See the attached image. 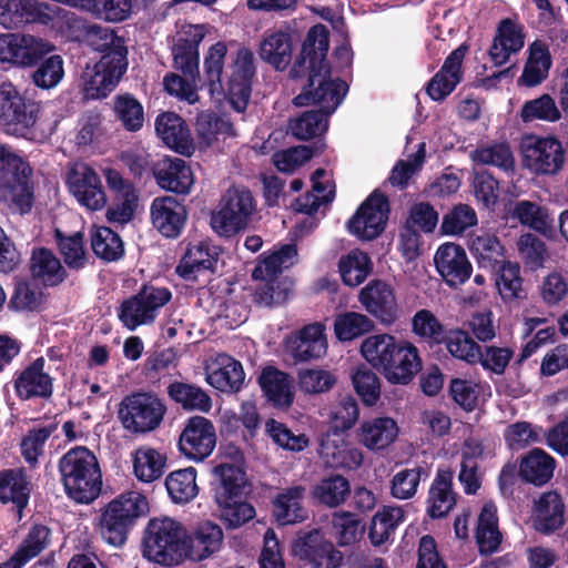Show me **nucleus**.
I'll return each instance as SVG.
<instances>
[{
    "instance_id": "f257e3e1",
    "label": "nucleus",
    "mask_w": 568,
    "mask_h": 568,
    "mask_svg": "<svg viewBox=\"0 0 568 568\" xmlns=\"http://www.w3.org/2000/svg\"><path fill=\"white\" fill-rule=\"evenodd\" d=\"M328 44L326 27H312L306 34L301 55L292 69L294 77H307L302 92L294 98V104L320 106L318 112L307 111L291 121L290 130L300 140L324 133L328 128V116L335 112L347 92V84L344 81L331 77L325 61Z\"/></svg>"
},
{
    "instance_id": "f03ea898",
    "label": "nucleus",
    "mask_w": 568,
    "mask_h": 568,
    "mask_svg": "<svg viewBox=\"0 0 568 568\" xmlns=\"http://www.w3.org/2000/svg\"><path fill=\"white\" fill-rule=\"evenodd\" d=\"M297 261V250L294 244H284L273 251L264 253L253 271V278L260 281L254 300L263 306L283 304L290 296L292 283L287 277L281 276Z\"/></svg>"
},
{
    "instance_id": "7ed1b4c3",
    "label": "nucleus",
    "mask_w": 568,
    "mask_h": 568,
    "mask_svg": "<svg viewBox=\"0 0 568 568\" xmlns=\"http://www.w3.org/2000/svg\"><path fill=\"white\" fill-rule=\"evenodd\" d=\"M59 468L67 495L77 503L89 504L100 495L101 468L95 455L87 447H75L65 453Z\"/></svg>"
},
{
    "instance_id": "20e7f679",
    "label": "nucleus",
    "mask_w": 568,
    "mask_h": 568,
    "mask_svg": "<svg viewBox=\"0 0 568 568\" xmlns=\"http://www.w3.org/2000/svg\"><path fill=\"white\" fill-rule=\"evenodd\" d=\"M187 529L180 521L161 517L146 526L142 555L163 567H176L186 561Z\"/></svg>"
},
{
    "instance_id": "39448f33",
    "label": "nucleus",
    "mask_w": 568,
    "mask_h": 568,
    "mask_svg": "<svg viewBox=\"0 0 568 568\" xmlns=\"http://www.w3.org/2000/svg\"><path fill=\"white\" fill-rule=\"evenodd\" d=\"M30 175L29 164L0 144V199L16 204L21 212L28 211L32 202Z\"/></svg>"
},
{
    "instance_id": "423d86ee",
    "label": "nucleus",
    "mask_w": 568,
    "mask_h": 568,
    "mask_svg": "<svg viewBox=\"0 0 568 568\" xmlns=\"http://www.w3.org/2000/svg\"><path fill=\"white\" fill-rule=\"evenodd\" d=\"M146 510V498L138 491H129L112 500L101 517L103 539L113 546L122 545L129 526Z\"/></svg>"
},
{
    "instance_id": "0eeeda50",
    "label": "nucleus",
    "mask_w": 568,
    "mask_h": 568,
    "mask_svg": "<svg viewBox=\"0 0 568 568\" xmlns=\"http://www.w3.org/2000/svg\"><path fill=\"white\" fill-rule=\"evenodd\" d=\"M68 192L80 207L88 212H99L108 204V194L101 175L84 162L70 163L64 173Z\"/></svg>"
},
{
    "instance_id": "6e6552de",
    "label": "nucleus",
    "mask_w": 568,
    "mask_h": 568,
    "mask_svg": "<svg viewBox=\"0 0 568 568\" xmlns=\"http://www.w3.org/2000/svg\"><path fill=\"white\" fill-rule=\"evenodd\" d=\"M254 210L255 202L247 189H229L211 215V227L219 235H233L247 226Z\"/></svg>"
},
{
    "instance_id": "1a4fd4ad",
    "label": "nucleus",
    "mask_w": 568,
    "mask_h": 568,
    "mask_svg": "<svg viewBox=\"0 0 568 568\" xmlns=\"http://www.w3.org/2000/svg\"><path fill=\"white\" fill-rule=\"evenodd\" d=\"M171 297L172 294L166 287L145 286L121 303L118 317L125 328L135 331L140 326L152 324Z\"/></svg>"
},
{
    "instance_id": "9d476101",
    "label": "nucleus",
    "mask_w": 568,
    "mask_h": 568,
    "mask_svg": "<svg viewBox=\"0 0 568 568\" xmlns=\"http://www.w3.org/2000/svg\"><path fill=\"white\" fill-rule=\"evenodd\" d=\"M164 413L165 407L158 397L135 393L121 400L118 416L128 432L146 433L160 425Z\"/></svg>"
},
{
    "instance_id": "9b49d317",
    "label": "nucleus",
    "mask_w": 568,
    "mask_h": 568,
    "mask_svg": "<svg viewBox=\"0 0 568 568\" xmlns=\"http://www.w3.org/2000/svg\"><path fill=\"white\" fill-rule=\"evenodd\" d=\"M126 58L121 50L104 54L82 74V90L87 99L105 98L114 90L126 70Z\"/></svg>"
},
{
    "instance_id": "f8f14e48",
    "label": "nucleus",
    "mask_w": 568,
    "mask_h": 568,
    "mask_svg": "<svg viewBox=\"0 0 568 568\" xmlns=\"http://www.w3.org/2000/svg\"><path fill=\"white\" fill-rule=\"evenodd\" d=\"M523 164L536 175H555L565 163V150L554 136H526L521 142Z\"/></svg>"
},
{
    "instance_id": "ddd939ff",
    "label": "nucleus",
    "mask_w": 568,
    "mask_h": 568,
    "mask_svg": "<svg viewBox=\"0 0 568 568\" xmlns=\"http://www.w3.org/2000/svg\"><path fill=\"white\" fill-rule=\"evenodd\" d=\"M53 49L54 47L49 41L30 33L0 34V62L14 67H33Z\"/></svg>"
},
{
    "instance_id": "4468645a",
    "label": "nucleus",
    "mask_w": 568,
    "mask_h": 568,
    "mask_svg": "<svg viewBox=\"0 0 568 568\" xmlns=\"http://www.w3.org/2000/svg\"><path fill=\"white\" fill-rule=\"evenodd\" d=\"M388 212L387 199L374 191L347 222V230L361 240L376 239L386 226Z\"/></svg>"
},
{
    "instance_id": "2eb2a0df",
    "label": "nucleus",
    "mask_w": 568,
    "mask_h": 568,
    "mask_svg": "<svg viewBox=\"0 0 568 568\" xmlns=\"http://www.w3.org/2000/svg\"><path fill=\"white\" fill-rule=\"evenodd\" d=\"M294 554L313 568H338L343 555L336 550L318 529H313L301 536L294 544Z\"/></svg>"
},
{
    "instance_id": "dca6fc26",
    "label": "nucleus",
    "mask_w": 568,
    "mask_h": 568,
    "mask_svg": "<svg viewBox=\"0 0 568 568\" xmlns=\"http://www.w3.org/2000/svg\"><path fill=\"white\" fill-rule=\"evenodd\" d=\"M215 445V428L207 418L193 416L187 419L179 442L183 455L190 459L201 462L211 455Z\"/></svg>"
},
{
    "instance_id": "f3484780",
    "label": "nucleus",
    "mask_w": 568,
    "mask_h": 568,
    "mask_svg": "<svg viewBox=\"0 0 568 568\" xmlns=\"http://www.w3.org/2000/svg\"><path fill=\"white\" fill-rule=\"evenodd\" d=\"M34 124L31 113L27 112L23 99L16 88L0 79V129L13 135H24Z\"/></svg>"
},
{
    "instance_id": "a211bd4d",
    "label": "nucleus",
    "mask_w": 568,
    "mask_h": 568,
    "mask_svg": "<svg viewBox=\"0 0 568 568\" xmlns=\"http://www.w3.org/2000/svg\"><path fill=\"white\" fill-rule=\"evenodd\" d=\"M434 263L438 274L450 287L463 285L471 275L473 266L466 251L453 242L439 245Z\"/></svg>"
},
{
    "instance_id": "6ab92c4d",
    "label": "nucleus",
    "mask_w": 568,
    "mask_h": 568,
    "mask_svg": "<svg viewBox=\"0 0 568 568\" xmlns=\"http://www.w3.org/2000/svg\"><path fill=\"white\" fill-rule=\"evenodd\" d=\"M220 255L221 247L211 241L192 242L176 266V273L186 281H195L200 275L216 271Z\"/></svg>"
},
{
    "instance_id": "aec40b11",
    "label": "nucleus",
    "mask_w": 568,
    "mask_h": 568,
    "mask_svg": "<svg viewBox=\"0 0 568 568\" xmlns=\"http://www.w3.org/2000/svg\"><path fill=\"white\" fill-rule=\"evenodd\" d=\"M328 343L322 323L305 325L286 338L285 351L297 362L320 359L327 353Z\"/></svg>"
},
{
    "instance_id": "412c9836",
    "label": "nucleus",
    "mask_w": 568,
    "mask_h": 568,
    "mask_svg": "<svg viewBox=\"0 0 568 568\" xmlns=\"http://www.w3.org/2000/svg\"><path fill=\"white\" fill-rule=\"evenodd\" d=\"M320 457L332 468L356 469L364 459L362 450L346 440L342 432L328 430L321 442Z\"/></svg>"
},
{
    "instance_id": "4be33fe9",
    "label": "nucleus",
    "mask_w": 568,
    "mask_h": 568,
    "mask_svg": "<svg viewBox=\"0 0 568 568\" xmlns=\"http://www.w3.org/2000/svg\"><path fill=\"white\" fill-rule=\"evenodd\" d=\"M232 75L229 81L226 97L232 108L243 112L251 95V79L254 74L253 53L246 48H241L232 65Z\"/></svg>"
},
{
    "instance_id": "5701e85b",
    "label": "nucleus",
    "mask_w": 568,
    "mask_h": 568,
    "mask_svg": "<svg viewBox=\"0 0 568 568\" xmlns=\"http://www.w3.org/2000/svg\"><path fill=\"white\" fill-rule=\"evenodd\" d=\"M153 226L165 237H178L184 229L187 212L185 206L173 196L155 197L151 204Z\"/></svg>"
},
{
    "instance_id": "b1692460",
    "label": "nucleus",
    "mask_w": 568,
    "mask_h": 568,
    "mask_svg": "<svg viewBox=\"0 0 568 568\" xmlns=\"http://www.w3.org/2000/svg\"><path fill=\"white\" fill-rule=\"evenodd\" d=\"M44 358L40 357L16 373L13 387L20 399L28 400L36 397L47 398L51 396L52 378L44 371Z\"/></svg>"
},
{
    "instance_id": "393cba45",
    "label": "nucleus",
    "mask_w": 568,
    "mask_h": 568,
    "mask_svg": "<svg viewBox=\"0 0 568 568\" xmlns=\"http://www.w3.org/2000/svg\"><path fill=\"white\" fill-rule=\"evenodd\" d=\"M205 379L221 392H237L245 378L240 362L226 354H217L206 361Z\"/></svg>"
},
{
    "instance_id": "a878e982",
    "label": "nucleus",
    "mask_w": 568,
    "mask_h": 568,
    "mask_svg": "<svg viewBox=\"0 0 568 568\" xmlns=\"http://www.w3.org/2000/svg\"><path fill=\"white\" fill-rule=\"evenodd\" d=\"M155 132L170 149L182 155L193 154L195 146L184 120L174 112H163L155 119Z\"/></svg>"
},
{
    "instance_id": "bb28decb",
    "label": "nucleus",
    "mask_w": 568,
    "mask_h": 568,
    "mask_svg": "<svg viewBox=\"0 0 568 568\" xmlns=\"http://www.w3.org/2000/svg\"><path fill=\"white\" fill-rule=\"evenodd\" d=\"M158 185L178 194H189L194 184V175L186 162L179 158H163L153 166Z\"/></svg>"
},
{
    "instance_id": "cd10ccee",
    "label": "nucleus",
    "mask_w": 568,
    "mask_h": 568,
    "mask_svg": "<svg viewBox=\"0 0 568 568\" xmlns=\"http://www.w3.org/2000/svg\"><path fill=\"white\" fill-rule=\"evenodd\" d=\"M465 54L466 48L459 47L446 58L439 71L428 82L427 93L432 100L443 101L462 81Z\"/></svg>"
},
{
    "instance_id": "c85d7f7f",
    "label": "nucleus",
    "mask_w": 568,
    "mask_h": 568,
    "mask_svg": "<svg viewBox=\"0 0 568 568\" xmlns=\"http://www.w3.org/2000/svg\"><path fill=\"white\" fill-rule=\"evenodd\" d=\"M213 499H224L230 496H243L246 477L242 467V456L235 452L230 462H221L213 468Z\"/></svg>"
},
{
    "instance_id": "c756f323",
    "label": "nucleus",
    "mask_w": 568,
    "mask_h": 568,
    "mask_svg": "<svg viewBox=\"0 0 568 568\" xmlns=\"http://www.w3.org/2000/svg\"><path fill=\"white\" fill-rule=\"evenodd\" d=\"M399 432V426L394 418L378 416L361 424L358 440L368 450L382 452L396 442Z\"/></svg>"
},
{
    "instance_id": "7c9ffc66",
    "label": "nucleus",
    "mask_w": 568,
    "mask_h": 568,
    "mask_svg": "<svg viewBox=\"0 0 568 568\" xmlns=\"http://www.w3.org/2000/svg\"><path fill=\"white\" fill-rule=\"evenodd\" d=\"M422 367L418 349L409 342H399V346L392 355L389 363L382 373L392 384H407Z\"/></svg>"
},
{
    "instance_id": "2f4dec72",
    "label": "nucleus",
    "mask_w": 568,
    "mask_h": 568,
    "mask_svg": "<svg viewBox=\"0 0 568 568\" xmlns=\"http://www.w3.org/2000/svg\"><path fill=\"white\" fill-rule=\"evenodd\" d=\"M293 37L288 27L265 32L260 45L261 58L277 70H284L291 62Z\"/></svg>"
},
{
    "instance_id": "473e14b6",
    "label": "nucleus",
    "mask_w": 568,
    "mask_h": 568,
    "mask_svg": "<svg viewBox=\"0 0 568 568\" xmlns=\"http://www.w3.org/2000/svg\"><path fill=\"white\" fill-rule=\"evenodd\" d=\"M223 540L221 527L211 521L197 526L191 535L187 532L186 560L202 561L216 552Z\"/></svg>"
},
{
    "instance_id": "72a5a7b5",
    "label": "nucleus",
    "mask_w": 568,
    "mask_h": 568,
    "mask_svg": "<svg viewBox=\"0 0 568 568\" xmlns=\"http://www.w3.org/2000/svg\"><path fill=\"white\" fill-rule=\"evenodd\" d=\"M565 503L554 490L546 491L535 501L534 526L536 530L549 534L559 529L565 523Z\"/></svg>"
},
{
    "instance_id": "f704fd0d",
    "label": "nucleus",
    "mask_w": 568,
    "mask_h": 568,
    "mask_svg": "<svg viewBox=\"0 0 568 568\" xmlns=\"http://www.w3.org/2000/svg\"><path fill=\"white\" fill-rule=\"evenodd\" d=\"M510 217L546 237H551L555 233L554 219L549 209L535 202L527 200L516 202L510 210Z\"/></svg>"
},
{
    "instance_id": "c9c22d12",
    "label": "nucleus",
    "mask_w": 568,
    "mask_h": 568,
    "mask_svg": "<svg viewBox=\"0 0 568 568\" xmlns=\"http://www.w3.org/2000/svg\"><path fill=\"white\" fill-rule=\"evenodd\" d=\"M524 47L521 28L506 19L499 23L497 34L489 49V57L495 65L505 64L513 53Z\"/></svg>"
},
{
    "instance_id": "e433bc0d",
    "label": "nucleus",
    "mask_w": 568,
    "mask_h": 568,
    "mask_svg": "<svg viewBox=\"0 0 568 568\" xmlns=\"http://www.w3.org/2000/svg\"><path fill=\"white\" fill-rule=\"evenodd\" d=\"M406 511L403 506H384L373 516L368 538L374 546L389 541L399 525L404 523Z\"/></svg>"
},
{
    "instance_id": "4c0bfd02",
    "label": "nucleus",
    "mask_w": 568,
    "mask_h": 568,
    "mask_svg": "<svg viewBox=\"0 0 568 568\" xmlns=\"http://www.w3.org/2000/svg\"><path fill=\"white\" fill-rule=\"evenodd\" d=\"M359 301L367 312L388 321L396 306L390 286L382 281H374L361 291Z\"/></svg>"
},
{
    "instance_id": "58836bf2",
    "label": "nucleus",
    "mask_w": 568,
    "mask_h": 568,
    "mask_svg": "<svg viewBox=\"0 0 568 568\" xmlns=\"http://www.w3.org/2000/svg\"><path fill=\"white\" fill-rule=\"evenodd\" d=\"M260 385L270 402L277 407H290L294 400L292 379L288 374L266 367L260 376Z\"/></svg>"
},
{
    "instance_id": "ea45409f",
    "label": "nucleus",
    "mask_w": 568,
    "mask_h": 568,
    "mask_svg": "<svg viewBox=\"0 0 568 568\" xmlns=\"http://www.w3.org/2000/svg\"><path fill=\"white\" fill-rule=\"evenodd\" d=\"M312 192L298 197L293 203L296 212L311 215L316 212L321 205L329 203L334 199V185L324 169H317L311 178Z\"/></svg>"
},
{
    "instance_id": "a19ab883",
    "label": "nucleus",
    "mask_w": 568,
    "mask_h": 568,
    "mask_svg": "<svg viewBox=\"0 0 568 568\" xmlns=\"http://www.w3.org/2000/svg\"><path fill=\"white\" fill-rule=\"evenodd\" d=\"M303 487H292L280 493L273 501V516L281 525H292L303 521L307 517L302 506Z\"/></svg>"
},
{
    "instance_id": "79ce46f5",
    "label": "nucleus",
    "mask_w": 568,
    "mask_h": 568,
    "mask_svg": "<svg viewBox=\"0 0 568 568\" xmlns=\"http://www.w3.org/2000/svg\"><path fill=\"white\" fill-rule=\"evenodd\" d=\"M50 542V530L45 526H33L16 552L4 562V568H23L41 554Z\"/></svg>"
},
{
    "instance_id": "37998d69",
    "label": "nucleus",
    "mask_w": 568,
    "mask_h": 568,
    "mask_svg": "<svg viewBox=\"0 0 568 568\" xmlns=\"http://www.w3.org/2000/svg\"><path fill=\"white\" fill-rule=\"evenodd\" d=\"M555 466V459L550 455L535 448L521 459L519 474L524 480L541 486L551 479Z\"/></svg>"
},
{
    "instance_id": "c03bdc74",
    "label": "nucleus",
    "mask_w": 568,
    "mask_h": 568,
    "mask_svg": "<svg viewBox=\"0 0 568 568\" xmlns=\"http://www.w3.org/2000/svg\"><path fill=\"white\" fill-rule=\"evenodd\" d=\"M453 474L449 470H439L430 486L428 494V514L432 518L447 515L455 505V495L452 491Z\"/></svg>"
},
{
    "instance_id": "a18cd8bd",
    "label": "nucleus",
    "mask_w": 568,
    "mask_h": 568,
    "mask_svg": "<svg viewBox=\"0 0 568 568\" xmlns=\"http://www.w3.org/2000/svg\"><path fill=\"white\" fill-rule=\"evenodd\" d=\"M399 343L389 334L367 336L361 344L363 358L374 368L382 371L389 363Z\"/></svg>"
},
{
    "instance_id": "49530a36",
    "label": "nucleus",
    "mask_w": 568,
    "mask_h": 568,
    "mask_svg": "<svg viewBox=\"0 0 568 568\" xmlns=\"http://www.w3.org/2000/svg\"><path fill=\"white\" fill-rule=\"evenodd\" d=\"M29 481L20 469H7L0 471V501L12 503L19 513L27 506L29 500Z\"/></svg>"
},
{
    "instance_id": "de8ad7c7",
    "label": "nucleus",
    "mask_w": 568,
    "mask_h": 568,
    "mask_svg": "<svg viewBox=\"0 0 568 568\" xmlns=\"http://www.w3.org/2000/svg\"><path fill=\"white\" fill-rule=\"evenodd\" d=\"M166 458L155 448L142 446L132 456L134 476L143 483L159 479L165 469Z\"/></svg>"
},
{
    "instance_id": "09e8293b",
    "label": "nucleus",
    "mask_w": 568,
    "mask_h": 568,
    "mask_svg": "<svg viewBox=\"0 0 568 568\" xmlns=\"http://www.w3.org/2000/svg\"><path fill=\"white\" fill-rule=\"evenodd\" d=\"M550 65L551 57L547 45L540 41H535L529 47V57L519 82L526 87L540 84L547 78Z\"/></svg>"
},
{
    "instance_id": "8fccbe9b",
    "label": "nucleus",
    "mask_w": 568,
    "mask_h": 568,
    "mask_svg": "<svg viewBox=\"0 0 568 568\" xmlns=\"http://www.w3.org/2000/svg\"><path fill=\"white\" fill-rule=\"evenodd\" d=\"M469 250L479 266L485 268H496L505 261L504 246L498 237L490 233H481L471 236Z\"/></svg>"
},
{
    "instance_id": "3c124183",
    "label": "nucleus",
    "mask_w": 568,
    "mask_h": 568,
    "mask_svg": "<svg viewBox=\"0 0 568 568\" xmlns=\"http://www.w3.org/2000/svg\"><path fill=\"white\" fill-rule=\"evenodd\" d=\"M31 274L45 285H57L65 276L59 258L47 248L33 251L30 265Z\"/></svg>"
},
{
    "instance_id": "603ef678",
    "label": "nucleus",
    "mask_w": 568,
    "mask_h": 568,
    "mask_svg": "<svg viewBox=\"0 0 568 568\" xmlns=\"http://www.w3.org/2000/svg\"><path fill=\"white\" fill-rule=\"evenodd\" d=\"M169 396L185 410H197L201 413H209L212 408V399L201 387L174 382L168 387Z\"/></svg>"
},
{
    "instance_id": "864d4df0",
    "label": "nucleus",
    "mask_w": 568,
    "mask_h": 568,
    "mask_svg": "<svg viewBox=\"0 0 568 568\" xmlns=\"http://www.w3.org/2000/svg\"><path fill=\"white\" fill-rule=\"evenodd\" d=\"M165 487L173 503L191 501L199 494L195 468L186 467L170 473L165 478Z\"/></svg>"
},
{
    "instance_id": "5fc2aeb1",
    "label": "nucleus",
    "mask_w": 568,
    "mask_h": 568,
    "mask_svg": "<svg viewBox=\"0 0 568 568\" xmlns=\"http://www.w3.org/2000/svg\"><path fill=\"white\" fill-rule=\"evenodd\" d=\"M242 497L243 496H230L224 499L214 500L220 513V518L227 528H239L252 520L256 515L253 505Z\"/></svg>"
},
{
    "instance_id": "6e6d98bb",
    "label": "nucleus",
    "mask_w": 568,
    "mask_h": 568,
    "mask_svg": "<svg viewBox=\"0 0 568 568\" xmlns=\"http://www.w3.org/2000/svg\"><path fill=\"white\" fill-rule=\"evenodd\" d=\"M469 158L477 164L493 165L505 172L514 171L515 168L514 153L506 142L478 146L469 153Z\"/></svg>"
},
{
    "instance_id": "4d7b16f0",
    "label": "nucleus",
    "mask_w": 568,
    "mask_h": 568,
    "mask_svg": "<svg viewBox=\"0 0 568 568\" xmlns=\"http://www.w3.org/2000/svg\"><path fill=\"white\" fill-rule=\"evenodd\" d=\"M196 132L201 143L211 146L220 140L235 136L233 124L226 116H214L202 112L196 121Z\"/></svg>"
},
{
    "instance_id": "13d9d810",
    "label": "nucleus",
    "mask_w": 568,
    "mask_h": 568,
    "mask_svg": "<svg viewBox=\"0 0 568 568\" xmlns=\"http://www.w3.org/2000/svg\"><path fill=\"white\" fill-rule=\"evenodd\" d=\"M442 344L453 357L468 364H475L480 358V346L464 329H447Z\"/></svg>"
},
{
    "instance_id": "bf43d9fd",
    "label": "nucleus",
    "mask_w": 568,
    "mask_h": 568,
    "mask_svg": "<svg viewBox=\"0 0 568 568\" xmlns=\"http://www.w3.org/2000/svg\"><path fill=\"white\" fill-rule=\"evenodd\" d=\"M226 53V43L220 41L210 47L204 59V73L206 77L209 91L215 99H220L225 94L221 78Z\"/></svg>"
},
{
    "instance_id": "052dcab7",
    "label": "nucleus",
    "mask_w": 568,
    "mask_h": 568,
    "mask_svg": "<svg viewBox=\"0 0 568 568\" xmlns=\"http://www.w3.org/2000/svg\"><path fill=\"white\" fill-rule=\"evenodd\" d=\"M338 267L343 282L355 287L362 284L371 273L372 262L366 253L353 250L341 257Z\"/></svg>"
},
{
    "instance_id": "680f3d73",
    "label": "nucleus",
    "mask_w": 568,
    "mask_h": 568,
    "mask_svg": "<svg viewBox=\"0 0 568 568\" xmlns=\"http://www.w3.org/2000/svg\"><path fill=\"white\" fill-rule=\"evenodd\" d=\"M498 266L496 286L501 298L506 302L520 298L524 291L519 264L511 261H504Z\"/></svg>"
},
{
    "instance_id": "e2e57ef3",
    "label": "nucleus",
    "mask_w": 568,
    "mask_h": 568,
    "mask_svg": "<svg viewBox=\"0 0 568 568\" xmlns=\"http://www.w3.org/2000/svg\"><path fill=\"white\" fill-rule=\"evenodd\" d=\"M336 383V376L321 367L301 368L297 373L298 389L305 395H320L331 390Z\"/></svg>"
},
{
    "instance_id": "0e129e2a",
    "label": "nucleus",
    "mask_w": 568,
    "mask_h": 568,
    "mask_svg": "<svg viewBox=\"0 0 568 568\" xmlns=\"http://www.w3.org/2000/svg\"><path fill=\"white\" fill-rule=\"evenodd\" d=\"M516 248L526 267L531 271L544 267L549 257L545 242L532 233L521 234L516 242Z\"/></svg>"
},
{
    "instance_id": "69168bd1",
    "label": "nucleus",
    "mask_w": 568,
    "mask_h": 568,
    "mask_svg": "<svg viewBox=\"0 0 568 568\" xmlns=\"http://www.w3.org/2000/svg\"><path fill=\"white\" fill-rule=\"evenodd\" d=\"M349 493L348 480L341 475H335L322 479L315 486L313 496L326 506L336 507L346 500Z\"/></svg>"
},
{
    "instance_id": "338daca9",
    "label": "nucleus",
    "mask_w": 568,
    "mask_h": 568,
    "mask_svg": "<svg viewBox=\"0 0 568 568\" xmlns=\"http://www.w3.org/2000/svg\"><path fill=\"white\" fill-rule=\"evenodd\" d=\"M113 110L116 119L128 131L135 132L143 126V106L131 94L116 95L113 101Z\"/></svg>"
},
{
    "instance_id": "774afa93",
    "label": "nucleus",
    "mask_w": 568,
    "mask_h": 568,
    "mask_svg": "<svg viewBox=\"0 0 568 568\" xmlns=\"http://www.w3.org/2000/svg\"><path fill=\"white\" fill-rule=\"evenodd\" d=\"M520 119L525 123L534 121L557 122L561 118L556 101L549 94L526 101L520 110Z\"/></svg>"
}]
</instances>
